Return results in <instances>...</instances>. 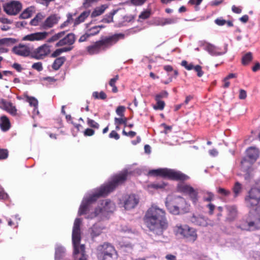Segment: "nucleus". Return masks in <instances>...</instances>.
I'll use <instances>...</instances> for the list:
<instances>
[{"mask_svg": "<svg viewBox=\"0 0 260 260\" xmlns=\"http://www.w3.org/2000/svg\"><path fill=\"white\" fill-rule=\"evenodd\" d=\"M149 174L173 180L185 181L189 179V177L187 175L180 171H176L167 168L152 170L149 172Z\"/></svg>", "mask_w": 260, "mask_h": 260, "instance_id": "nucleus-6", "label": "nucleus"}, {"mask_svg": "<svg viewBox=\"0 0 260 260\" xmlns=\"http://www.w3.org/2000/svg\"><path fill=\"white\" fill-rule=\"evenodd\" d=\"M101 197H104L100 193L98 188L94 190L93 192L84 197L78 210L79 215L86 214L89 211L91 205Z\"/></svg>", "mask_w": 260, "mask_h": 260, "instance_id": "nucleus-9", "label": "nucleus"}, {"mask_svg": "<svg viewBox=\"0 0 260 260\" xmlns=\"http://www.w3.org/2000/svg\"><path fill=\"white\" fill-rule=\"evenodd\" d=\"M125 108L124 106H120L117 108L116 112L117 114L119 116H120L121 117H123V116H124L123 113L125 111Z\"/></svg>", "mask_w": 260, "mask_h": 260, "instance_id": "nucleus-54", "label": "nucleus"}, {"mask_svg": "<svg viewBox=\"0 0 260 260\" xmlns=\"http://www.w3.org/2000/svg\"><path fill=\"white\" fill-rule=\"evenodd\" d=\"M26 101L27 102L29 105L31 106H33L35 108H37L38 105V100L32 96H29L28 95H26Z\"/></svg>", "mask_w": 260, "mask_h": 260, "instance_id": "nucleus-39", "label": "nucleus"}, {"mask_svg": "<svg viewBox=\"0 0 260 260\" xmlns=\"http://www.w3.org/2000/svg\"><path fill=\"white\" fill-rule=\"evenodd\" d=\"M115 209V204L110 200H103L100 205L95 208L93 213L91 214V218L99 215L106 216L108 213L113 212Z\"/></svg>", "mask_w": 260, "mask_h": 260, "instance_id": "nucleus-11", "label": "nucleus"}, {"mask_svg": "<svg viewBox=\"0 0 260 260\" xmlns=\"http://www.w3.org/2000/svg\"><path fill=\"white\" fill-rule=\"evenodd\" d=\"M95 133V131L89 128H87L83 132L84 135L86 137H90L93 136Z\"/></svg>", "mask_w": 260, "mask_h": 260, "instance_id": "nucleus-57", "label": "nucleus"}, {"mask_svg": "<svg viewBox=\"0 0 260 260\" xmlns=\"http://www.w3.org/2000/svg\"><path fill=\"white\" fill-rule=\"evenodd\" d=\"M87 123L90 127L95 129H98L100 127V125L98 123H97L94 120L89 118H88L87 119Z\"/></svg>", "mask_w": 260, "mask_h": 260, "instance_id": "nucleus-44", "label": "nucleus"}, {"mask_svg": "<svg viewBox=\"0 0 260 260\" xmlns=\"http://www.w3.org/2000/svg\"><path fill=\"white\" fill-rule=\"evenodd\" d=\"M214 195L213 193L209 191L205 192L204 196L203 197V200L205 202H211L213 200Z\"/></svg>", "mask_w": 260, "mask_h": 260, "instance_id": "nucleus-42", "label": "nucleus"}, {"mask_svg": "<svg viewBox=\"0 0 260 260\" xmlns=\"http://www.w3.org/2000/svg\"><path fill=\"white\" fill-rule=\"evenodd\" d=\"M177 190L185 194L188 195L194 204L198 202V192L197 189H194L190 185L179 183L177 186Z\"/></svg>", "mask_w": 260, "mask_h": 260, "instance_id": "nucleus-12", "label": "nucleus"}, {"mask_svg": "<svg viewBox=\"0 0 260 260\" xmlns=\"http://www.w3.org/2000/svg\"><path fill=\"white\" fill-rule=\"evenodd\" d=\"M16 40L13 38H3L0 39V46H9L12 44H15Z\"/></svg>", "mask_w": 260, "mask_h": 260, "instance_id": "nucleus-33", "label": "nucleus"}, {"mask_svg": "<svg viewBox=\"0 0 260 260\" xmlns=\"http://www.w3.org/2000/svg\"><path fill=\"white\" fill-rule=\"evenodd\" d=\"M147 0H130L131 3L135 6H140L144 4Z\"/></svg>", "mask_w": 260, "mask_h": 260, "instance_id": "nucleus-52", "label": "nucleus"}, {"mask_svg": "<svg viewBox=\"0 0 260 260\" xmlns=\"http://www.w3.org/2000/svg\"><path fill=\"white\" fill-rule=\"evenodd\" d=\"M0 108L12 116H16L17 115V109L16 106L11 101L6 99H0Z\"/></svg>", "mask_w": 260, "mask_h": 260, "instance_id": "nucleus-17", "label": "nucleus"}, {"mask_svg": "<svg viewBox=\"0 0 260 260\" xmlns=\"http://www.w3.org/2000/svg\"><path fill=\"white\" fill-rule=\"evenodd\" d=\"M252 59V54L251 52H249L245 54L242 58V64L246 66L247 65Z\"/></svg>", "mask_w": 260, "mask_h": 260, "instance_id": "nucleus-36", "label": "nucleus"}, {"mask_svg": "<svg viewBox=\"0 0 260 260\" xmlns=\"http://www.w3.org/2000/svg\"><path fill=\"white\" fill-rule=\"evenodd\" d=\"M175 22V20L173 18H158L157 21V25L164 26L171 24Z\"/></svg>", "mask_w": 260, "mask_h": 260, "instance_id": "nucleus-30", "label": "nucleus"}, {"mask_svg": "<svg viewBox=\"0 0 260 260\" xmlns=\"http://www.w3.org/2000/svg\"><path fill=\"white\" fill-rule=\"evenodd\" d=\"M11 124L8 117L6 115H3L0 117V128L3 132L8 131L11 128Z\"/></svg>", "mask_w": 260, "mask_h": 260, "instance_id": "nucleus-23", "label": "nucleus"}, {"mask_svg": "<svg viewBox=\"0 0 260 260\" xmlns=\"http://www.w3.org/2000/svg\"><path fill=\"white\" fill-rule=\"evenodd\" d=\"M152 14L151 9H146L142 11L139 15V19L145 20L149 18Z\"/></svg>", "mask_w": 260, "mask_h": 260, "instance_id": "nucleus-38", "label": "nucleus"}, {"mask_svg": "<svg viewBox=\"0 0 260 260\" xmlns=\"http://www.w3.org/2000/svg\"><path fill=\"white\" fill-rule=\"evenodd\" d=\"M59 19L60 17H58L56 14L50 15L40 25L41 29L47 30L52 28L58 23Z\"/></svg>", "mask_w": 260, "mask_h": 260, "instance_id": "nucleus-18", "label": "nucleus"}, {"mask_svg": "<svg viewBox=\"0 0 260 260\" xmlns=\"http://www.w3.org/2000/svg\"><path fill=\"white\" fill-rule=\"evenodd\" d=\"M82 224L81 218H76L73 228L72 243L74 247V254L75 255L81 253V256L79 260H87V255L85 254V247L84 244H80L81 236L80 226Z\"/></svg>", "mask_w": 260, "mask_h": 260, "instance_id": "nucleus-4", "label": "nucleus"}, {"mask_svg": "<svg viewBox=\"0 0 260 260\" xmlns=\"http://www.w3.org/2000/svg\"><path fill=\"white\" fill-rule=\"evenodd\" d=\"M50 32L47 31L37 32L25 36L23 41H39L45 40Z\"/></svg>", "mask_w": 260, "mask_h": 260, "instance_id": "nucleus-19", "label": "nucleus"}, {"mask_svg": "<svg viewBox=\"0 0 260 260\" xmlns=\"http://www.w3.org/2000/svg\"><path fill=\"white\" fill-rule=\"evenodd\" d=\"M89 36L88 35V34H87V32L86 31V32L82 35L79 39V42L80 43H82V42H85L89 38Z\"/></svg>", "mask_w": 260, "mask_h": 260, "instance_id": "nucleus-63", "label": "nucleus"}, {"mask_svg": "<svg viewBox=\"0 0 260 260\" xmlns=\"http://www.w3.org/2000/svg\"><path fill=\"white\" fill-rule=\"evenodd\" d=\"M122 134L124 136L129 137L130 138H133L136 135V133L134 131H129V132H126L124 130H123Z\"/></svg>", "mask_w": 260, "mask_h": 260, "instance_id": "nucleus-61", "label": "nucleus"}, {"mask_svg": "<svg viewBox=\"0 0 260 260\" xmlns=\"http://www.w3.org/2000/svg\"><path fill=\"white\" fill-rule=\"evenodd\" d=\"M97 257L99 260H116L118 253L113 245L105 242L98 246Z\"/></svg>", "mask_w": 260, "mask_h": 260, "instance_id": "nucleus-8", "label": "nucleus"}, {"mask_svg": "<svg viewBox=\"0 0 260 260\" xmlns=\"http://www.w3.org/2000/svg\"><path fill=\"white\" fill-rule=\"evenodd\" d=\"M226 21L220 18H217L215 20V23L219 25V26H222L226 24Z\"/></svg>", "mask_w": 260, "mask_h": 260, "instance_id": "nucleus-58", "label": "nucleus"}, {"mask_svg": "<svg viewBox=\"0 0 260 260\" xmlns=\"http://www.w3.org/2000/svg\"><path fill=\"white\" fill-rule=\"evenodd\" d=\"M155 101H156V105L153 107V108L155 110H163L165 106V102L158 100Z\"/></svg>", "mask_w": 260, "mask_h": 260, "instance_id": "nucleus-45", "label": "nucleus"}, {"mask_svg": "<svg viewBox=\"0 0 260 260\" xmlns=\"http://www.w3.org/2000/svg\"><path fill=\"white\" fill-rule=\"evenodd\" d=\"M247 157L254 162L259 156V150L255 147H250L246 150Z\"/></svg>", "mask_w": 260, "mask_h": 260, "instance_id": "nucleus-21", "label": "nucleus"}, {"mask_svg": "<svg viewBox=\"0 0 260 260\" xmlns=\"http://www.w3.org/2000/svg\"><path fill=\"white\" fill-rule=\"evenodd\" d=\"M92 97L94 99L105 100L107 99V94L103 91L100 92L94 91L92 94Z\"/></svg>", "mask_w": 260, "mask_h": 260, "instance_id": "nucleus-37", "label": "nucleus"}, {"mask_svg": "<svg viewBox=\"0 0 260 260\" xmlns=\"http://www.w3.org/2000/svg\"><path fill=\"white\" fill-rule=\"evenodd\" d=\"M207 50L213 55H220L222 54V53H220L218 50V48L216 47L211 44H209L207 46Z\"/></svg>", "mask_w": 260, "mask_h": 260, "instance_id": "nucleus-34", "label": "nucleus"}, {"mask_svg": "<svg viewBox=\"0 0 260 260\" xmlns=\"http://www.w3.org/2000/svg\"><path fill=\"white\" fill-rule=\"evenodd\" d=\"M12 52L17 55L22 56H30L31 53L28 47L21 44L14 46L12 49Z\"/></svg>", "mask_w": 260, "mask_h": 260, "instance_id": "nucleus-20", "label": "nucleus"}, {"mask_svg": "<svg viewBox=\"0 0 260 260\" xmlns=\"http://www.w3.org/2000/svg\"><path fill=\"white\" fill-rule=\"evenodd\" d=\"M244 202L249 211L245 218L241 220L237 227L246 231L252 226L260 229V213L258 211L260 206V179L247 192Z\"/></svg>", "mask_w": 260, "mask_h": 260, "instance_id": "nucleus-1", "label": "nucleus"}, {"mask_svg": "<svg viewBox=\"0 0 260 260\" xmlns=\"http://www.w3.org/2000/svg\"><path fill=\"white\" fill-rule=\"evenodd\" d=\"M99 0H84L83 3V7L85 8H88L91 6L94 3L97 2Z\"/></svg>", "mask_w": 260, "mask_h": 260, "instance_id": "nucleus-51", "label": "nucleus"}, {"mask_svg": "<svg viewBox=\"0 0 260 260\" xmlns=\"http://www.w3.org/2000/svg\"><path fill=\"white\" fill-rule=\"evenodd\" d=\"M8 153L7 149L0 148V160L6 159L8 157Z\"/></svg>", "mask_w": 260, "mask_h": 260, "instance_id": "nucleus-49", "label": "nucleus"}, {"mask_svg": "<svg viewBox=\"0 0 260 260\" xmlns=\"http://www.w3.org/2000/svg\"><path fill=\"white\" fill-rule=\"evenodd\" d=\"M31 16V10L29 8L24 10L20 14V17L22 19H27L30 17Z\"/></svg>", "mask_w": 260, "mask_h": 260, "instance_id": "nucleus-43", "label": "nucleus"}, {"mask_svg": "<svg viewBox=\"0 0 260 260\" xmlns=\"http://www.w3.org/2000/svg\"><path fill=\"white\" fill-rule=\"evenodd\" d=\"M190 221L194 225L205 226L207 225V220L200 215H193L190 218Z\"/></svg>", "mask_w": 260, "mask_h": 260, "instance_id": "nucleus-24", "label": "nucleus"}, {"mask_svg": "<svg viewBox=\"0 0 260 260\" xmlns=\"http://www.w3.org/2000/svg\"><path fill=\"white\" fill-rule=\"evenodd\" d=\"M66 60L64 56L57 57L52 63V68L53 70L57 71L62 66Z\"/></svg>", "mask_w": 260, "mask_h": 260, "instance_id": "nucleus-25", "label": "nucleus"}, {"mask_svg": "<svg viewBox=\"0 0 260 260\" xmlns=\"http://www.w3.org/2000/svg\"><path fill=\"white\" fill-rule=\"evenodd\" d=\"M253 161L243 158L241 161V170L243 172L249 174L252 171V166Z\"/></svg>", "mask_w": 260, "mask_h": 260, "instance_id": "nucleus-22", "label": "nucleus"}, {"mask_svg": "<svg viewBox=\"0 0 260 260\" xmlns=\"http://www.w3.org/2000/svg\"><path fill=\"white\" fill-rule=\"evenodd\" d=\"M232 11L236 14H240L242 12V9L240 7H237L235 5H233L232 7Z\"/></svg>", "mask_w": 260, "mask_h": 260, "instance_id": "nucleus-64", "label": "nucleus"}, {"mask_svg": "<svg viewBox=\"0 0 260 260\" xmlns=\"http://www.w3.org/2000/svg\"><path fill=\"white\" fill-rule=\"evenodd\" d=\"M125 35L122 33L115 34L112 36H107L94 42L86 47V51L90 55L96 54L116 44L120 40L124 39Z\"/></svg>", "mask_w": 260, "mask_h": 260, "instance_id": "nucleus-3", "label": "nucleus"}, {"mask_svg": "<svg viewBox=\"0 0 260 260\" xmlns=\"http://www.w3.org/2000/svg\"><path fill=\"white\" fill-rule=\"evenodd\" d=\"M71 49V48L64 47L57 49L51 54V57L53 58L57 57L63 52H67L70 51Z\"/></svg>", "mask_w": 260, "mask_h": 260, "instance_id": "nucleus-31", "label": "nucleus"}, {"mask_svg": "<svg viewBox=\"0 0 260 260\" xmlns=\"http://www.w3.org/2000/svg\"><path fill=\"white\" fill-rule=\"evenodd\" d=\"M166 184L165 183H152L148 184L147 185V188L148 189H158L159 188H163L165 187Z\"/></svg>", "mask_w": 260, "mask_h": 260, "instance_id": "nucleus-41", "label": "nucleus"}, {"mask_svg": "<svg viewBox=\"0 0 260 260\" xmlns=\"http://www.w3.org/2000/svg\"><path fill=\"white\" fill-rule=\"evenodd\" d=\"M65 34V31H61L58 32V33L54 34L51 37L49 38L47 40V42L48 43H51L56 42L57 41H59L60 39H61V38H62L64 36Z\"/></svg>", "mask_w": 260, "mask_h": 260, "instance_id": "nucleus-28", "label": "nucleus"}, {"mask_svg": "<svg viewBox=\"0 0 260 260\" xmlns=\"http://www.w3.org/2000/svg\"><path fill=\"white\" fill-rule=\"evenodd\" d=\"M86 32L89 37L96 35L100 32L99 28V27H96V26H94L87 29Z\"/></svg>", "mask_w": 260, "mask_h": 260, "instance_id": "nucleus-40", "label": "nucleus"}, {"mask_svg": "<svg viewBox=\"0 0 260 260\" xmlns=\"http://www.w3.org/2000/svg\"><path fill=\"white\" fill-rule=\"evenodd\" d=\"M115 123L116 125H120V124H124L125 126H126L127 123V119L126 118H115Z\"/></svg>", "mask_w": 260, "mask_h": 260, "instance_id": "nucleus-47", "label": "nucleus"}, {"mask_svg": "<svg viewBox=\"0 0 260 260\" xmlns=\"http://www.w3.org/2000/svg\"><path fill=\"white\" fill-rule=\"evenodd\" d=\"M242 187L241 184L239 182H236L233 187V191L234 193V197H237L242 192Z\"/></svg>", "mask_w": 260, "mask_h": 260, "instance_id": "nucleus-35", "label": "nucleus"}, {"mask_svg": "<svg viewBox=\"0 0 260 260\" xmlns=\"http://www.w3.org/2000/svg\"><path fill=\"white\" fill-rule=\"evenodd\" d=\"M109 137L110 138H114L115 140H118L120 136L116 131H112L109 134Z\"/></svg>", "mask_w": 260, "mask_h": 260, "instance_id": "nucleus-62", "label": "nucleus"}, {"mask_svg": "<svg viewBox=\"0 0 260 260\" xmlns=\"http://www.w3.org/2000/svg\"><path fill=\"white\" fill-rule=\"evenodd\" d=\"M76 40L75 35L72 32L69 33L63 38H61L55 44L56 47H63L71 48V51L74 48V44Z\"/></svg>", "mask_w": 260, "mask_h": 260, "instance_id": "nucleus-15", "label": "nucleus"}, {"mask_svg": "<svg viewBox=\"0 0 260 260\" xmlns=\"http://www.w3.org/2000/svg\"><path fill=\"white\" fill-rule=\"evenodd\" d=\"M207 207L209 209V214L210 215H213L214 210L215 209V206L212 203H209L207 205Z\"/></svg>", "mask_w": 260, "mask_h": 260, "instance_id": "nucleus-60", "label": "nucleus"}, {"mask_svg": "<svg viewBox=\"0 0 260 260\" xmlns=\"http://www.w3.org/2000/svg\"><path fill=\"white\" fill-rule=\"evenodd\" d=\"M31 68L38 72L42 71L43 69L42 63L41 62H37L32 64Z\"/></svg>", "mask_w": 260, "mask_h": 260, "instance_id": "nucleus-48", "label": "nucleus"}, {"mask_svg": "<svg viewBox=\"0 0 260 260\" xmlns=\"http://www.w3.org/2000/svg\"><path fill=\"white\" fill-rule=\"evenodd\" d=\"M166 206L171 213L175 215L186 212L189 205L185 200L181 197H175L166 202Z\"/></svg>", "mask_w": 260, "mask_h": 260, "instance_id": "nucleus-7", "label": "nucleus"}, {"mask_svg": "<svg viewBox=\"0 0 260 260\" xmlns=\"http://www.w3.org/2000/svg\"><path fill=\"white\" fill-rule=\"evenodd\" d=\"M108 8L106 5H102L100 7L95 8L91 14V17H96L102 15Z\"/></svg>", "mask_w": 260, "mask_h": 260, "instance_id": "nucleus-26", "label": "nucleus"}, {"mask_svg": "<svg viewBox=\"0 0 260 260\" xmlns=\"http://www.w3.org/2000/svg\"><path fill=\"white\" fill-rule=\"evenodd\" d=\"M194 71L197 72V75L198 77H201L204 74V72L202 70V67L200 65H197L194 67Z\"/></svg>", "mask_w": 260, "mask_h": 260, "instance_id": "nucleus-56", "label": "nucleus"}, {"mask_svg": "<svg viewBox=\"0 0 260 260\" xmlns=\"http://www.w3.org/2000/svg\"><path fill=\"white\" fill-rule=\"evenodd\" d=\"M129 174H130V173L127 170H123L115 175L111 182L106 184L101 185L98 189L100 191V193L104 197H105L113 191L118 185L124 183L127 180Z\"/></svg>", "mask_w": 260, "mask_h": 260, "instance_id": "nucleus-5", "label": "nucleus"}, {"mask_svg": "<svg viewBox=\"0 0 260 260\" xmlns=\"http://www.w3.org/2000/svg\"><path fill=\"white\" fill-rule=\"evenodd\" d=\"M174 232L176 235L182 236L188 242H194L198 238L196 230L186 224L176 225Z\"/></svg>", "mask_w": 260, "mask_h": 260, "instance_id": "nucleus-10", "label": "nucleus"}, {"mask_svg": "<svg viewBox=\"0 0 260 260\" xmlns=\"http://www.w3.org/2000/svg\"><path fill=\"white\" fill-rule=\"evenodd\" d=\"M119 79L118 75H116L113 78L110 80L109 85L112 87V91L113 93H117L118 91L116 83Z\"/></svg>", "mask_w": 260, "mask_h": 260, "instance_id": "nucleus-32", "label": "nucleus"}, {"mask_svg": "<svg viewBox=\"0 0 260 260\" xmlns=\"http://www.w3.org/2000/svg\"><path fill=\"white\" fill-rule=\"evenodd\" d=\"M247 97L246 91L244 89H240L239 91V98L241 100H244Z\"/></svg>", "mask_w": 260, "mask_h": 260, "instance_id": "nucleus-59", "label": "nucleus"}, {"mask_svg": "<svg viewBox=\"0 0 260 260\" xmlns=\"http://www.w3.org/2000/svg\"><path fill=\"white\" fill-rule=\"evenodd\" d=\"M90 11H86L83 12L74 21V25H77L84 22L85 20L89 16Z\"/></svg>", "mask_w": 260, "mask_h": 260, "instance_id": "nucleus-27", "label": "nucleus"}, {"mask_svg": "<svg viewBox=\"0 0 260 260\" xmlns=\"http://www.w3.org/2000/svg\"><path fill=\"white\" fill-rule=\"evenodd\" d=\"M41 16H39L37 15L33 19L30 21V24L34 26L38 25L39 22L41 19Z\"/></svg>", "mask_w": 260, "mask_h": 260, "instance_id": "nucleus-55", "label": "nucleus"}, {"mask_svg": "<svg viewBox=\"0 0 260 260\" xmlns=\"http://www.w3.org/2000/svg\"><path fill=\"white\" fill-rule=\"evenodd\" d=\"M123 202L125 209L129 210L137 206L139 198L135 194H125L123 197Z\"/></svg>", "mask_w": 260, "mask_h": 260, "instance_id": "nucleus-16", "label": "nucleus"}, {"mask_svg": "<svg viewBox=\"0 0 260 260\" xmlns=\"http://www.w3.org/2000/svg\"><path fill=\"white\" fill-rule=\"evenodd\" d=\"M217 191L218 193L224 197L229 196L231 194V192L230 190L221 187H219L217 189Z\"/></svg>", "mask_w": 260, "mask_h": 260, "instance_id": "nucleus-46", "label": "nucleus"}, {"mask_svg": "<svg viewBox=\"0 0 260 260\" xmlns=\"http://www.w3.org/2000/svg\"><path fill=\"white\" fill-rule=\"evenodd\" d=\"M164 210L152 206L146 212L143 220L149 230L155 236H162L168 228V222Z\"/></svg>", "mask_w": 260, "mask_h": 260, "instance_id": "nucleus-2", "label": "nucleus"}, {"mask_svg": "<svg viewBox=\"0 0 260 260\" xmlns=\"http://www.w3.org/2000/svg\"><path fill=\"white\" fill-rule=\"evenodd\" d=\"M168 96V93L166 91H163L159 93V94H157L155 96V100H160L161 98H167Z\"/></svg>", "mask_w": 260, "mask_h": 260, "instance_id": "nucleus-53", "label": "nucleus"}, {"mask_svg": "<svg viewBox=\"0 0 260 260\" xmlns=\"http://www.w3.org/2000/svg\"><path fill=\"white\" fill-rule=\"evenodd\" d=\"M5 12L10 15H16L22 9L21 3L17 1H11L4 5Z\"/></svg>", "mask_w": 260, "mask_h": 260, "instance_id": "nucleus-14", "label": "nucleus"}, {"mask_svg": "<svg viewBox=\"0 0 260 260\" xmlns=\"http://www.w3.org/2000/svg\"><path fill=\"white\" fill-rule=\"evenodd\" d=\"M118 10H113L102 19L101 22L109 23L113 21V16L117 12Z\"/></svg>", "mask_w": 260, "mask_h": 260, "instance_id": "nucleus-29", "label": "nucleus"}, {"mask_svg": "<svg viewBox=\"0 0 260 260\" xmlns=\"http://www.w3.org/2000/svg\"><path fill=\"white\" fill-rule=\"evenodd\" d=\"M50 45L44 44L31 51L30 57L37 60L43 59L50 53Z\"/></svg>", "mask_w": 260, "mask_h": 260, "instance_id": "nucleus-13", "label": "nucleus"}, {"mask_svg": "<svg viewBox=\"0 0 260 260\" xmlns=\"http://www.w3.org/2000/svg\"><path fill=\"white\" fill-rule=\"evenodd\" d=\"M202 1L203 0H189L188 4L191 5H194L196 10H198L199 9V6L201 4Z\"/></svg>", "mask_w": 260, "mask_h": 260, "instance_id": "nucleus-50", "label": "nucleus"}]
</instances>
